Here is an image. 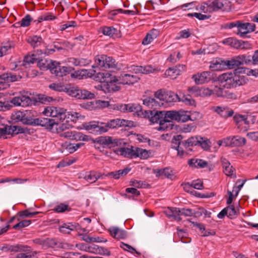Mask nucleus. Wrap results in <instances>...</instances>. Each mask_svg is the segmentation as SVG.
Returning a JSON list of instances; mask_svg holds the SVG:
<instances>
[{"mask_svg": "<svg viewBox=\"0 0 258 258\" xmlns=\"http://www.w3.org/2000/svg\"><path fill=\"white\" fill-rule=\"evenodd\" d=\"M252 75L258 77V69L251 70L246 68L235 69L233 73H224L220 75L218 79L221 86L227 88H236L247 83L248 80L243 75Z\"/></svg>", "mask_w": 258, "mask_h": 258, "instance_id": "f257e3e1", "label": "nucleus"}, {"mask_svg": "<svg viewBox=\"0 0 258 258\" xmlns=\"http://www.w3.org/2000/svg\"><path fill=\"white\" fill-rule=\"evenodd\" d=\"M49 88L57 92H64L68 95L77 99H92L95 97L94 93L86 89H80L78 87L71 86V85H62L60 83H52Z\"/></svg>", "mask_w": 258, "mask_h": 258, "instance_id": "f03ea898", "label": "nucleus"}, {"mask_svg": "<svg viewBox=\"0 0 258 258\" xmlns=\"http://www.w3.org/2000/svg\"><path fill=\"white\" fill-rule=\"evenodd\" d=\"M170 111H157L153 110L152 115H150L149 121L153 123H159L158 130L168 131L171 130L173 128V120L167 117V114Z\"/></svg>", "mask_w": 258, "mask_h": 258, "instance_id": "7ed1b4c3", "label": "nucleus"}, {"mask_svg": "<svg viewBox=\"0 0 258 258\" xmlns=\"http://www.w3.org/2000/svg\"><path fill=\"white\" fill-rule=\"evenodd\" d=\"M118 110L123 112H134V115L143 118H149L152 115V110L143 111L142 107L139 104L129 103L121 104L117 106Z\"/></svg>", "mask_w": 258, "mask_h": 258, "instance_id": "20e7f679", "label": "nucleus"}, {"mask_svg": "<svg viewBox=\"0 0 258 258\" xmlns=\"http://www.w3.org/2000/svg\"><path fill=\"white\" fill-rule=\"evenodd\" d=\"M242 65L240 59H238V55L231 58L230 60H216L210 66L213 71H219L225 69H234Z\"/></svg>", "mask_w": 258, "mask_h": 258, "instance_id": "39448f33", "label": "nucleus"}, {"mask_svg": "<svg viewBox=\"0 0 258 258\" xmlns=\"http://www.w3.org/2000/svg\"><path fill=\"white\" fill-rule=\"evenodd\" d=\"M33 112L26 110L18 111L12 114L11 118L15 122H21L24 124L32 125L34 118Z\"/></svg>", "mask_w": 258, "mask_h": 258, "instance_id": "423d86ee", "label": "nucleus"}, {"mask_svg": "<svg viewBox=\"0 0 258 258\" xmlns=\"http://www.w3.org/2000/svg\"><path fill=\"white\" fill-rule=\"evenodd\" d=\"M204 4L208 6L209 13L218 11H229L231 10V3L227 0H214L213 1H209Z\"/></svg>", "mask_w": 258, "mask_h": 258, "instance_id": "0eeeda50", "label": "nucleus"}, {"mask_svg": "<svg viewBox=\"0 0 258 258\" xmlns=\"http://www.w3.org/2000/svg\"><path fill=\"white\" fill-rule=\"evenodd\" d=\"M95 144V147L96 149H99L100 146L103 147H108L109 148L117 146L121 144V140L117 139H113L112 137L101 136L93 140Z\"/></svg>", "mask_w": 258, "mask_h": 258, "instance_id": "6e6552de", "label": "nucleus"}, {"mask_svg": "<svg viewBox=\"0 0 258 258\" xmlns=\"http://www.w3.org/2000/svg\"><path fill=\"white\" fill-rule=\"evenodd\" d=\"M95 61L98 66L105 69L116 68L117 66L114 59L106 55H97Z\"/></svg>", "mask_w": 258, "mask_h": 258, "instance_id": "1a4fd4ad", "label": "nucleus"}, {"mask_svg": "<svg viewBox=\"0 0 258 258\" xmlns=\"http://www.w3.org/2000/svg\"><path fill=\"white\" fill-rule=\"evenodd\" d=\"M167 117H169L170 119L177 121L178 122H186L187 120H194L195 118H192L191 115L187 114V112L183 110H170L168 112Z\"/></svg>", "mask_w": 258, "mask_h": 258, "instance_id": "9d476101", "label": "nucleus"}, {"mask_svg": "<svg viewBox=\"0 0 258 258\" xmlns=\"http://www.w3.org/2000/svg\"><path fill=\"white\" fill-rule=\"evenodd\" d=\"M100 121H92L83 124L84 128L94 134H101L106 132Z\"/></svg>", "mask_w": 258, "mask_h": 258, "instance_id": "9b49d317", "label": "nucleus"}, {"mask_svg": "<svg viewBox=\"0 0 258 258\" xmlns=\"http://www.w3.org/2000/svg\"><path fill=\"white\" fill-rule=\"evenodd\" d=\"M55 124H56V122L54 119L48 118L39 117L34 118L32 126L40 125L49 130H52Z\"/></svg>", "mask_w": 258, "mask_h": 258, "instance_id": "f8f14e48", "label": "nucleus"}, {"mask_svg": "<svg viewBox=\"0 0 258 258\" xmlns=\"http://www.w3.org/2000/svg\"><path fill=\"white\" fill-rule=\"evenodd\" d=\"M233 119L237 126L241 131L246 132L249 128V121L247 116L244 115L236 114L233 116Z\"/></svg>", "mask_w": 258, "mask_h": 258, "instance_id": "ddd939ff", "label": "nucleus"}, {"mask_svg": "<svg viewBox=\"0 0 258 258\" xmlns=\"http://www.w3.org/2000/svg\"><path fill=\"white\" fill-rule=\"evenodd\" d=\"M50 72L57 77H62L69 73L68 68L67 67H61L59 62L52 61Z\"/></svg>", "mask_w": 258, "mask_h": 258, "instance_id": "4468645a", "label": "nucleus"}, {"mask_svg": "<svg viewBox=\"0 0 258 258\" xmlns=\"http://www.w3.org/2000/svg\"><path fill=\"white\" fill-rule=\"evenodd\" d=\"M212 74L210 72H203L201 74H198L192 76L196 84H202L209 82L212 79Z\"/></svg>", "mask_w": 258, "mask_h": 258, "instance_id": "2eb2a0df", "label": "nucleus"}, {"mask_svg": "<svg viewBox=\"0 0 258 258\" xmlns=\"http://www.w3.org/2000/svg\"><path fill=\"white\" fill-rule=\"evenodd\" d=\"M111 236L117 239H125L127 237V233L125 231L117 227H111L108 229Z\"/></svg>", "mask_w": 258, "mask_h": 258, "instance_id": "dca6fc26", "label": "nucleus"}, {"mask_svg": "<svg viewBox=\"0 0 258 258\" xmlns=\"http://www.w3.org/2000/svg\"><path fill=\"white\" fill-rule=\"evenodd\" d=\"M212 110L225 118L232 116L234 114V111L227 107L214 106Z\"/></svg>", "mask_w": 258, "mask_h": 258, "instance_id": "f3484780", "label": "nucleus"}, {"mask_svg": "<svg viewBox=\"0 0 258 258\" xmlns=\"http://www.w3.org/2000/svg\"><path fill=\"white\" fill-rule=\"evenodd\" d=\"M27 248L24 247L22 244H17L15 245H11L9 244H4L3 246H0V250L4 252H18L19 250H25L24 248Z\"/></svg>", "mask_w": 258, "mask_h": 258, "instance_id": "a211bd4d", "label": "nucleus"}, {"mask_svg": "<svg viewBox=\"0 0 258 258\" xmlns=\"http://www.w3.org/2000/svg\"><path fill=\"white\" fill-rule=\"evenodd\" d=\"M114 152L126 158H132L135 157V150L134 147L132 146L131 148H120L114 151Z\"/></svg>", "mask_w": 258, "mask_h": 258, "instance_id": "6ab92c4d", "label": "nucleus"}, {"mask_svg": "<svg viewBox=\"0 0 258 258\" xmlns=\"http://www.w3.org/2000/svg\"><path fill=\"white\" fill-rule=\"evenodd\" d=\"M103 175L95 171H90L86 172L84 176V179L90 183H94L99 178H103Z\"/></svg>", "mask_w": 258, "mask_h": 258, "instance_id": "aec40b11", "label": "nucleus"}, {"mask_svg": "<svg viewBox=\"0 0 258 258\" xmlns=\"http://www.w3.org/2000/svg\"><path fill=\"white\" fill-rule=\"evenodd\" d=\"M128 76H129V74L123 73L121 74L118 78L114 76L110 79V83H111V85H112L113 83H117L118 84L129 85L130 81Z\"/></svg>", "mask_w": 258, "mask_h": 258, "instance_id": "412c9836", "label": "nucleus"}, {"mask_svg": "<svg viewBox=\"0 0 258 258\" xmlns=\"http://www.w3.org/2000/svg\"><path fill=\"white\" fill-rule=\"evenodd\" d=\"M121 119L117 118L111 119L107 122H101V124H102L103 127L106 130L107 132L109 128L113 129L121 127Z\"/></svg>", "mask_w": 258, "mask_h": 258, "instance_id": "4be33fe9", "label": "nucleus"}, {"mask_svg": "<svg viewBox=\"0 0 258 258\" xmlns=\"http://www.w3.org/2000/svg\"><path fill=\"white\" fill-rule=\"evenodd\" d=\"M199 143L200 138H199L198 137H191L188 138L187 140L182 141V146L187 150L191 151L192 149L191 148L188 149V148L198 145L199 144Z\"/></svg>", "mask_w": 258, "mask_h": 258, "instance_id": "5701e85b", "label": "nucleus"}, {"mask_svg": "<svg viewBox=\"0 0 258 258\" xmlns=\"http://www.w3.org/2000/svg\"><path fill=\"white\" fill-rule=\"evenodd\" d=\"M62 108L56 107L54 106H48L45 108L43 113L46 116H49L52 117H58V115L60 112L59 111Z\"/></svg>", "mask_w": 258, "mask_h": 258, "instance_id": "b1692460", "label": "nucleus"}, {"mask_svg": "<svg viewBox=\"0 0 258 258\" xmlns=\"http://www.w3.org/2000/svg\"><path fill=\"white\" fill-rule=\"evenodd\" d=\"M248 25H251L250 23L246 22L244 23L242 21H239L238 22V26L237 28V31L236 34L239 35L241 38H249V35H247V34H244V35H241V33L244 32V31H248Z\"/></svg>", "mask_w": 258, "mask_h": 258, "instance_id": "393cba45", "label": "nucleus"}, {"mask_svg": "<svg viewBox=\"0 0 258 258\" xmlns=\"http://www.w3.org/2000/svg\"><path fill=\"white\" fill-rule=\"evenodd\" d=\"M46 243L49 247H60L63 249L70 248V245L68 243L65 242H58L55 239H47L45 240Z\"/></svg>", "mask_w": 258, "mask_h": 258, "instance_id": "a878e982", "label": "nucleus"}, {"mask_svg": "<svg viewBox=\"0 0 258 258\" xmlns=\"http://www.w3.org/2000/svg\"><path fill=\"white\" fill-rule=\"evenodd\" d=\"M240 206L238 205L237 208L233 205H229L226 207L227 209V217L230 219L235 218L239 214V209Z\"/></svg>", "mask_w": 258, "mask_h": 258, "instance_id": "bb28decb", "label": "nucleus"}, {"mask_svg": "<svg viewBox=\"0 0 258 258\" xmlns=\"http://www.w3.org/2000/svg\"><path fill=\"white\" fill-rule=\"evenodd\" d=\"M80 236H81V238L83 240L89 243L93 242H105L107 241V239L100 237H91L87 234H80Z\"/></svg>", "mask_w": 258, "mask_h": 258, "instance_id": "cd10ccee", "label": "nucleus"}, {"mask_svg": "<svg viewBox=\"0 0 258 258\" xmlns=\"http://www.w3.org/2000/svg\"><path fill=\"white\" fill-rule=\"evenodd\" d=\"M223 43L237 49H240V40L233 37H229L224 39L223 41Z\"/></svg>", "mask_w": 258, "mask_h": 258, "instance_id": "c85d7f7f", "label": "nucleus"}, {"mask_svg": "<svg viewBox=\"0 0 258 258\" xmlns=\"http://www.w3.org/2000/svg\"><path fill=\"white\" fill-rule=\"evenodd\" d=\"M132 70L135 72V73H141L144 74H147L152 72V68L150 66H133L132 67Z\"/></svg>", "mask_w": 258, "mask_h": 258, "instance_id": "c756f323", "label": "nucleus"}, {"mask_svg": "<svg viewBox=\"0 0 258 258\" xmlns=\"http://www.w3.org/2000/svg\"><path fill=\"white\" fill-rule=\"evenodd\" d=\"M26 41L33 48L40 46L43 42L42 38L40 36H37L36 35L29 37Z\"/></svg>", "mask_w": 258, "mask_h": 258, "instance_id": "7c9ffc66", "label": "nucleus"}, {"mask_svg": "<svg viewBox=\"0 0 258 258\" xmlns=\"http://www.w3.org/2000/svg\"><path fill=\"white\" fill-rule=\"evenodd\" d=\"M223 171L227 176H232L234 171V169L232 166H231L230 162L226 159L222 160Z\"/></svg>", "mask_w": 258, "mask_h": 258, "instance_id": "2f4dec72", "label": "nucleus"}, {"mask_svg": "<svg viewBox=\"0 0 258 258\" xmlns=\"http://www.w3.org/2000/svg\"><path fill=\"white\" fill-rule=\"evenodd\" d=\"M52 61V60H47L46 59H39L37 61V66L42 71L48 70L50 71Z\"/></svg>", "mask_w": 258, "mask_h": 258, "instance_id": "473e14b6", "label": "nucleus"}, {"mask_svg": "<svg viewBox=\"0 0 258 258\" xmlns=\"http://www.w3.org/2000/svg\"><path fill=\"white\" fill-rule=\"evenodd\" d=\"M165 96L164 102L166 103L176 102L179 100V95L171 91H167Z\"/></svg>", "mask_w": 258, "mask_h": 258, "instance_id": "72a5a7b5", "label": "nucleus"}, {"mask_svg": "<svg viewBox=\"0 0 258 258\" xmlns=\"http://www.w3.org/2000/svg\"><path fill=\"white\" fill-rule=\"evenodd\" d=\"M25 248V250H19L18 252H25V253H20L17 254L16 258H32V249L31 247L27 245H23Z\"/></svg>", "mask_w": 258, "mask_h": 258, "instance_id": "f704fd0d", "label": "nucleus"}, {"mask_svg": "<svg viewBox=\"0 0 258 258\" xmlns=\"http://www.w3.org/2000/svg\"><path fill=\"white\" fill-rule=\"evenodd\" d=\"M183 137L181 135H176L173 137L172 140V148L176 150L180 148L182 146V140Z\"/></svg>", "mask_w": 258, "mask_h": 258, "instance_id": "c9c22d12", "label": "nucleus"}, {"mask_svg": "<svg viewBox=\"0 0 258 258\" xmlns=\"http://www.w3.org/2000/svg\"><path fill=\"white\" fill-rule=\"evenodd\" d=\"M135 157H139L143 159H146L149 157V154L148 151L145 149L136 148Z\"/></svg>", "mask_w": 258, "mask_h": 258, "instance_id": "e433bc0d", "label": "nucleus"}, {"mask_svg": "<svg viewBox=\"0 0 258 258\" xmlns=\"http://www.w3.org/2000/svg\"><path fill=\"white\" fill-rule=\"evenodd\" d=\"M79 134L76 132H72L67 131L66 132H62L60 134L59 136L64 138H68L71 140H76V138H79Z\"/></svg>", "mask_w": 258, "mask_h": 258, "instance_id": "4c0bfd02", "label": "nucleus"}, {"mask_svg": "<svg viewBox=\"0 0 258 258\" xmlns=\"http://www.w3.org/2000/svg\"><path fill=\"white\" fill-rule=\"evenodd\" d=\"M11 125H2L0 126V138L7 139L6 135L11 134Z\"/></svg>", "mask_w": 258, "mask_h": 258, "instance_id": "58836bf2", "label": "nucleus"}, {"mask_svg": "<svg viewBox=\"0 0 258 258\" xmlns=\"http://www.w3.org/2000/svg\"><path fill=\"white\" fill-rule=\"evenodd\" d=\"M55 100V99L52 97L47 96L44 94H38L35 101H38L42 104H46Z\"/></svg>", "mask_w": 258, "mask_h": 258, "instance_id": "ea45409f", "label": "nucleus"}, {"mask_svg": "<svg viewBox=\"0 0 258 258\" xmlns=\"http://www.w3.org/2000/svg\"><path fill=\"white\" fill-rule=\"evenodd\" d=\"M11 135H17L18 134L29 133V130L27 128H23L17 125H11Z\"/></svg>", "mask_w": 258, "mask_h": 258, "instance_id": "a19ab883", "label": "nucleus"}, {"mask_svg": "<svg viewBox=\"0 0 258 258\" xmlns=\"http://www.w3.org/2000/svg\"><path fill=\"white\" fill-rule=\"evenodd\" d=\"M53 210L56 213H63L66 211H70L71 208L69 207V205L64 203H60L56 205Z\"/></svg>", "mask_w": 258, "mask_h": 258, "instance_id": "79ce46f5", "label": "nucleus"}, {"mask_svg": "<svg viewBox=\"0 0 258 258\" xmlns=\"http://www.w3.org/2000/svg\"><path fill=\"white\" fill-rule=\"evenodd\" d=\"M70 45V43L67 41L53 42V47L57 50H61L65 48H69Z\"/></svg>", "mask_w": 258, "mask_h": 258, "instance_id": "37998d69", "label": "nucleus"}, {"mask_svg": "<svg viewBox=\"0 0 258 258\" xmlns=\"http://www.w3.org/2000/svg\"><path fill=\"white\" fill-rule=\"evenodd\" d=\"M117 29L113 27H104L102 28V33L105 35L113 37L117 34Z\"/></svg>", "mask_w": 258, "mask_h": 258, "instance_id": "c03bdc74", "label": "nucleus"}, {"mask_svg": "<svg viewBox=\"0 0 258 258\" xmlns=\"http://www.w3.org/2000/svg\"><path fill=\"white\" fill-rule=\"evenodd\" d=\"M178 101H182L186 104L190 105H192L195 103V101L191 98V96L188 94H183L182 97H179V100H178Z\"/></svg>", "mask_w": 258, "mask_h": 258, "instance_id": "a18cd8bd", "label": "nucleus"}, {"mask_svg": "<svg viewBox=\"0 0 258 258\" xmlns=\"http://www.w3.org/2000/svg\"><path fill=\"white\" fill-rule=\"evenodd\" d=\"M233 140H234L235 147H242L246 143V139L238 136H233Z\"/></svg>", "mask_w": 258, "mask_h": 258, "instance_id": "49530a36", "label": "nucleus"}, {"mask_svg": "<svg viewBox=\"0 0 258 258\" xmlns=\"http://www.w3.org/2000/svg\"><path fill=\"white\" fill-rule=\"evenodd\" d=\"M40 213V212H29L28 210H25L20 212L18 215H20L21 218H23L25 217H33Z\"/></svg>", "mask_w": 258, "mask_h": 258, "instance_id": "de8ad7c7", "label": "nucleus"}, {"mask_svg": "<svg viewBox=\"0 0 258 258\" xmlns=\"http://www.w3.org/2000/svg\"><path fill=\"white\" fill-rule=\"evenodd\" d=\"M238 59H240L241 62H242V65L244 63L246 64H252V56H250V55H246L245 54L239 55Z\"/></svg>", "mask_w": 258, "mask_h": 258, "instance_id": "09e8293b", "label": "nucleus"}, {"mask_svg": "<svg viewBox=\"0 0 258 258\" xmlns=\"http://www.w3.org/2000/svg\"><path fill=\"white\" fill-rule=\"evenodd\" d=\"M31 223V221L30 220H24L20 221L17 224L15 225L13 228L15 229H19L20 228H24L29 226Z\"/></svg>", "mask_w": 258, "mask_h": 258, "instance_id": "8fccbe9b", "label": "nucleus"}, {"mask_svg": "<svg viewBox=\"0 0 258 258\" xmlns=\"http://www.w3.org/2000/svg\"><path fill=\"white\" fill-rule=\"evenodd\" d=\"M7 75L8 76L7 83L18 81H20L22 78L21 76L20 75H16L11 73H7Z\"/></svg>", "mask_w": 258, "mask_h": 258, "instance_id": "3c124183", "label": "nucleus"}, {"mask_svg": "<svg viewBox=\"0 0 258 258\" xmlns=\"http://www.w3.org/2000/svg\"><path fill=\"white\" fill-rule=\"evenodd\" d=\"M33 20L31 16L29 14L26 15L20 21L22 27H28L30 25V22Z\"/></svg>", "mask_w": 258, "mask_h": 258, "instance_id": "603ef678", "label": "nucleus"}, {"mask_svg": "<svg viewBox=\"0 0 258 258\" xmlns=\"http://www.w3.org/2000/svg\"><path fill=\"white\" fill-rule=\"evenodd\" d=\"M166 93V92H165V91L160 89L158 90L154 93V96L156 99H159L160 102L164 103Z\"/></svg>", "mask_w": 258, "mask_h": 258, "instance_id": "864d4df0", "label": "nucleus"}, {"mask_svg": "<svg viewBox=\"0 0 258 258\" xmlns=\"http://www.w3.org/2000/svg\"><path fill=\"white\" fill-rule=\"evenodd\" d=\"M187 90L190 94L194 95L195 96H201V88L197 86L188 87Z\"/></svg>", "mask_w": 258, "mask_h": 258, "instance_id": "5fc2aeb1", "label": "nucleus"}, {"mask_svg": "<svg viewBox=\"0 0 258 258\" xmlns=\"http://www.w3.org/2000/svg\"><path fill=\"white\" fill-rule=\"evenodd\" d=\"M38 58H36V55L33 54L31 55L25 56L23 62L25 63H34L37 61Z\"/></svg>", "mask_w": 258, "mask_h": 258, "instance_id": "6e6d98bb", "label": "nucleus"}, {"mask_svg": "<svg viewBox=\"0 0 258 258\" xmlns=\"http://www.w3.org/2000/svg\"><path fill=\"white\" fill-rule=\"evenodd\" d=\"M21 106H28L32 104V99L28 96L22 95L21 96Z\"/></svg>", "mask_w": 258, "mask_h": 258, "instance_id": "4d7b16f0", "label": "nucleus"}, {"mask_svg": "<svg viewBox=\"0 0 258 258\" xmlns=\"http://www.w3.org/2000/svg\"><path fill=\"white\" fill-rule=\"evenodd\" d=\"M162 176L172 180L175 177L173 171L168 168L163 169Z\"/></svg>", "mask_w": 258, "mask_h": 258, "instance_id": "13d9d810", "label": "nucleus"}, {"mask_svg": "<svg viewBox=\"0 0 258 258\" xmlns=\"http://www.w3.org/2000/svg\"><path fill=\"white\" fill-rule=\"evenodd\" d=\"M175 75L176 76L180 75V74L185 71L186 66L184 64H178L173 67Z\"/></svg>", "mask_w": 258, "mask_h": 258, "instance_id": "bf43d9fd", "label": "nucleus"}, {"mask_svg": "<svg viewBox=\"0 0 258 258\" xmlns=\"http://www.w3.org/2000/svg\"><path fill=\"white\" fill-rule=\"evenodd\" d=\"M14 47H15L14 44L12 42V43H7L5 45L2 46L1 47V49L3 51L4 55H6L7 53H8L9 50L12 48H14Z\"/></svg>", "mask_w": 258, "mask_h": 258, "instance_id": "052dcab7", "label": "nucleus"}, {"mask_svg": "<svg viewBox=\"0 0 258 258\" xmlns=\"http://www.w3.org/2000/svg\"><path fill=\"white\" fill-rule=\"evenodd\" d=\"M12 107V105L8 101L2 102L0 101V111H6L10 110Z\"/></svg>", "mask_w": 258, "mask_h": 258, "instance_id": "680f3d73", "label": "nucleus"}, {"mask_svg": "<svg viewBox=\"0 0 258 258\" xmlns=\"http://www.w3.org/2000/svg\"><path fill=\"white\" fill-rule=\"evenodd\" d=\"M110 75V74L108 73L99 72L97 74L96 78H97L100 82H106V78L109 77Z\"/></svg>", "mask_w": 258, "mask_h": 258, "instance_id": "e2e57ef3", "label": "nucleus"}, {"mask_svg": "<svg viewBox=\"0 0 258 258\" xmlns=\"http://www.w3.org/2000/svg\"><path fill=\"white\" fill-rule=\"evenodd\" d=\"M213 90L210 89L208 88H201V96H210L213 94Z\"/></svg>", "mask_w": 258, "mask_h": 258, "instance_id": "0e129e2a", "label": "nucleus"}, {"mask_svg": "<svg viewBox=\"0 0 258 258\" xmlns=\"http://www.w3.org/2000/svg\"><path fill=\"white\" fill-rule=\"evenodd\" d=\"M213 94H215L217 97H223L225 95L223 94L224 90L221 87L216 86L213 90Z\"/></svg>", "mask_w": 258, "mask_h": 258, "instance_id": "69168bd1", "label": "nucleus"}, {"mask_svg": "<svg viewBox=\"0 0 258 258\" xmlns=\"http://www.w3.org/2000/svg\"><path fill=\"white\" fill-rule=\"evenodd\" d=\"M198 145L201 146V147L205 150H208L210 149V146L208 144V140H204L203 138H200V143Z\"/></svg>", "mask_w": 258, "mask_h": 258, "instance_id": "338daca9", "label": "nucleus"}, {"mask_svg": "<svg viewBox=\"0 0 258 258\" xmlns=\"http://www.w3.org/2000/svg\"><path fill=\"white\" fill-rule=\"evenodd\" d=\"M191 184L193 187V189H201L203 188V182L200 180V179H198L196 181H193L191 182Z\"/></svg>", "mask_w": 258, "mask_h": 258, "instance_id": "774afa93", "label": "nucleus"}]
</instances>
